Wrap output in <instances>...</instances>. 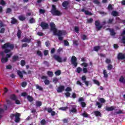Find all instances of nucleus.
<instances>
[{
	"label": "nucleus",
	"mask_w": 125,
	"mask_h": 125,
	"mask_svg": "<svg viewBox=\"0 0 125 125\" xmlns=\"http://www.w3.org/2000/svg\"><path fill=\"white\" fill-rule=\"evenodd\" d=\"M62 122H63V124H68L69 123V118H65L62 120Z\"/></svg>",
	"instance_id": "37998d69"
},
{
	"label": "nucleus",
	"mask_w": 125,
	"mask_h": 125,
	"mask_svg": "<svg viewBox=\"0 0 125 125\" xmlns=\"http://www.w3.org/2000/svg\"><path fill=\"white\" fill-rule=\"evenodd\" d=\"M50 30L53 32L54 35L58 36V40L61 41H63V37H62V36L67 34L66 31L64 30H59L57 32V29L56 28V26L54 22L50 23Z\"/></svg>",
	"instance_id": "f03ea898"
},
{
	"label": "nucleus",
	"mask_w": 125,
	"mask_h": 125,
	"mask_svg": "<svg viewBox=\"0 0 125 125\" xmlns=\"http://www.w3.org/2000/svg\"><path fill=\"white\" fill-rule=\"evenodd\" d=\"M118 60H124L125 59V54L122 53H119L117 56Z\"/></svg>",
	"instance_id": "9b49d317"
},
{
	"label": "nucleus",
	"mask_w": 125,
	"mask_h": 125,
	"mask_svg": "<svg viewBox=\"0 0 125 125\" xmlns=\"http://www.w3.org/2000/svg\"><path fill=\"white\" fill-rule=\"evenodd\" d=\"M83 71V68H81V67H78L77 69H76V72L78 74H81V72Z\"/></svg>",
	"instance_id": "f704fd0d"
},
{
	"label": "nucleus",
	"mask_w": 125,
	"mask_h": 125,
	"mask_svg": "<svg viewBox=\"0 0 125 125\" xmlns=\"http://www.w3.org/2000/svg\"><path fill=\"white\" fill-rule=\"evenodd\" d=\"M70 113H77V108L75 107H72V108L71 109H69Z\"/></svg>",
	"instance_id": "7c9ffc66"
},
{
	"label": "nucleus",
	"mask_w": 125,
	"mask_h": 125,
	"mask_svg": "<svg viewBox=\"0 0 125 125\" xmlns=\"http://www.w3.org/2000/svg\"><path fill=\"white\" fill-rule=\"evenodd\" d=\"M65 91H66V92H69L70 91H72V88H71L70 87H66V88L65 89Z\"/></svg>",
	"instance_id": "5fc2aeb1"
},
{
	"label": "nucleus",
	"mask_w": 125,
	"mask_h": 125,
	"mask_svg": "<svg viewBox=\"0 0 125 125\" xmlns=\"http://www.w3.org/2000/svg\"><path fill=\"white\" fill-rule=\"evenodd\" d=\"M111 15L114 16V17H117V16H120V15H119V12H118L117 11H112L111 12Z\"/></svg>",
	"instance_id": "6ab92c4d"
},
{
	"label": "nucleus",
	"mask_w": 125,
	"mask_h": 125,
	"mask_svg": "<svg viewBox=\"0 0 125 125\" xmlns=\"http://www.w3.org/2000/svg\"><path fill=\"white\" fill-rule=\"evenodd\" d=\"M119 82L120 83H125V79L123 76H121L119 79Z\"/></svg>",
	"instance_id": "a878e982"
},
{
	"label": "nucleus",
	"mask_w": 125,
	"mask_h": 125,
	"mask_svg": "<svg viewBox=\"0 0 125 125\" xmlns=\"http://www.w3.org/2000/svg\"><path fill=\"white\" fill-rule=\"evenodd\" d=\"M74 31H75L76 33H77V34H79V32L80 31V28H79L78 26H75L74 27Z\"/></svg>",
	"instance_id": "de8ad7c7"
},
{
	"label": "nucleus",
	"mask_w": 125,
	"mask_h": 125,
	"mask_svg": "<svg viewBox=\"0 0 125 125\" xmlns=\"http://www.w3.org/2000/svg\"><path fill=\"white\" fill-rule=\"evenodd\" d=\"M47 74L48 76H49V77H50L51 78L53 77V72H52V71H47Z\"/></svg>",
	"instance_id": "58836bf2"
},
{
	"label": "nucleus",
	"mask_w": 125,
	"mask_h": 125,
	"mask_svg": "<svg viewBox=\"0 0 125 125\" xmlns=\"http://www.w3.org/2000/svg\"><path fill=\"white\" fill-rule=\"evenodd\" d=\"M17 74L21 79H23V73L20 70L17 71Z\"/></svg>",
	"instance_id": "393cba45"
},
{
	"label": "nucleus",
	"mask_w": 125,
	"mask_h": 125,
	"mask_svg": "<svg viewBox=\"0 0 125 125\" xmlns=\"http://www.w3.org/2000/svg\"><path fill=\"white\" fill-rule=\"evenodd\" d=\"M99 101H100V102H101V103H102V104L105 103V102H106V100H105V99L103 98H101L99 99Z\"/></svg>",
	"instance_id": "4c0bfd02"
},
{
	"label": "nucleus",
	"mask_w": 125,
	"mask_h": 125,
	"mask_svg": "<svg viewBox=\"0 0 125 125\" xmlns=\"http://www.w3.org/2000/svg\"><path fill=\"white\" fill-rule=\"evenodd\" d=\"M93 2L94 4H100V1L99 0H93Z\"/></svg>",
	"instance_id": "603ef678"
},
{
	"label": "nucleus",
	"mask_w": 125,
	"mask_h": 125,
	"mask_svg": "<svg viewBox=\"0 0 125 125\" xmlns=\"http://www.w3.org/2000/svg\"><path fill=\"white\" fill-rule=\"evenodd\" d=\"M10 99L13 100V101H15L17 99V97L15 94H11L10 96Z\"/></svg>",
	"instance_id": "a211bd4d"
},
{
	"label": "nucleus",
	"mask_w": 125,
	"mask_h": 125,
	"mask_svg": "<svg viewBox=\"0 0 125 125\" xmlns=\"http://www.w3.org/2000/svg\"><path fill=\"white\" fill-rule=\"evenodd\" d=\"M36 22V21L34 19V18H32L29 20V23L30 24H33V23H35Z\"/></svg>",
	"instance_id": "3c124183"
},
{
	"label": "nucleus",
	"mask_w": 125,
	"mask_h": 125,
	"mask_svg": "<svg viewBox=\"0 0 125 125\" xmlns=\"http://www.w3.org/2000/svg\"><path fill=\"white\" fill-rule=\"evenodd\" d=\"M31 39L30 38H27L25 37L24 39H23L21 42H27V43H30L31 42Z\"/></svg>",
	"instance_id": "2eb2a0df"
},
{
	"label": "nucleus",
	"mask_w": 125,
	"mask_h": 125,
	"mask_svg": "<svg viewBox=\"0 0 125 125\" xmlns=\"http://www.w3.org/2000/svg\"><path fill=\"white\" fill-rule=\"evenodd\" d=\"M56 76H60L61 75V70H57L55 72Z\"/></svg>",
	"instance_id": "49530a36"
},
{
	"label": "nucleus",
	"mask_w": 125,
	"mask_h": 125,
	"mask_svg": "<svg viewBox=\"0 0 125 125\" xmlns=\"http://www.w3.org/2000/svg\"><path fill=\"white\" fill-rule=\"evenodd\" d=\"M2 49H4V52L6 54V57H3L1 58V62L2 64L7 63L9 58L12 56V53L11 52L12 50L14 49V44L11 43L9 42L5 43L1 46Z\"/></svg>",
	"instance_id": "f257e3e1"
},
{
	"label": "nucleus",
	"mask_w": 125,
	"mask_h": 125,
	"mask_svg": "<svg viewBox=\"0 0 125 125\" xmlns=\"http://www.w3.org/2000/svg\"><path fill=\"white\" fill-rule=\"evenodd\" d=\"M116 20L118 22V23H122V24H125V20H123L119 17L116 18Z\"/></svg>",
	"instance_id": "412c9836"
},
{
	"label": "nucleus",
	"mask_w": 125,
	"mask_h": 125,
	"mask_svg": "<svg viewBox=\"0 0 125 125\" xmlns=\"http://www.w3.org/2000/svg\"><path fill=\"white\" fill-rule=\"evenodd\" d=\"M94 114L96 117H101V112L99 111H95Z\"/></svg>",
	"instance_id": "5701e85b"
},
{
	"label": "nucleus",
	"mask_w": 125,
	"mask_h": 125,
	"mask_svg": "<svg viewBox=\"0 0 125 125\" xmlns=\"http://www.w3.org/2000/svg\"><path fill=\"white\" fill-rule=\"evenodd\" d=\"M71 63L74 66V67H77L78 66V62H77V57H76L75 56H73L71 57Z\"/></svg>",
	"instance_id": "423d86ee"
},
{
	"label": "nucleus",
	"mask_w": 125,
	"mask_h": 125,
	"mask_svg": "<svg viewBox=\"0 0 125 125\" xmlns=\"http://www.w3.org/2000/svg\"><path fill=\"white\" fill-rule=\"evenodd\" d=\"M68 4H69V2H68V1H64L62 2V6H63V7H67Z\"/></svg>",
	"instance_id": "cd10ccee"
},
{
	"label": "nucleus",
	"mask_w": 125,
	"mask_h": 125,
	"mask_svg": "<svg viewBox=\"0 0 125 125\" xmlns=\"http://www.w3.org/2000/svg\"><path fill=\"white\" fill-rule=\"evenodd\" d=\"M19 20H20V21H24V20H26V18L25 17H23L22 16H21L19 17Z\"/></svg>",
	"instance_id": "09e8293b"
},
{
	"label": "nucleus",
	"mask_w": 125,
	"mask_h": 125,
	"mask_svg": "<svg viewBox=\"0 0 125 125\" xmlns=\"http://www.w3.org/2000/svg\"><path fill=\"white\" fill-rule=\"evenodd\" d=\"M47 76H42V77H41L42 80H45L44 81V83L46 85H48V84L50 83V82L49 81V80H47Z\"/></svg>",
	"instance_id": "6e6552de"
},
{
	"label": "nucleus",
	"mask_w": 125,
	"mask_h": 125,
	"mask_svg": "<svg viewBox=\"0 0 125 125\" xmlns=\"http://www.w3.org/2000/svg\"><path fill=\"white\" fill-rule=\"evenodd\" d=\"M64 44L65 46H69V42L67 40H64Z\"/></svg>",
	"instance_id": "e2e57ef3"
},
{
	"label": "nucleus",
	"mask_w": 125,
	"mask_h": 125,
	"mask_svg": "<svg viewBox=\"0 0 125 125\" xmlns=\"http://www.w3.org/2000/svg\"><path fill=\"white\" fill-rule=\"evenodd\" d=\"M83 101H84V99H83V97L79 98L78 100V102H81L80 104L82 108H85V107L86 106V104L85 103V102Z\"/></svg>",
	"instance_id": "0eeeda50"
},
{
	"label": "nucleus",
	"mask_w": 125,
	"mask_h": 125,
	"mask_svg": "<svg viewBox=\"0 0 125 125\" xmlns=\"http://www.w3.org/2000/svg\"><path fill=\"white\" fill-rule=\"evenodd\" d=\"M113 69V65L112 64H108L107 66V69L109 71Z\"/></svg>",
	"instance_id": "680f3d73"
},
{
	"label": "nucleus",
	"mask_w": 125,
	"mask_h": 125,
	"mask_svg": "<svg viewBox=\"0 0 125 125\" xmlns=\"http://www.w3.org/2000/svg\"><path fill=\"white\" fill-rule=\"evenodd\" d=\"M81 11H82V12H84L85 15H89L90 16L93 15L92 13H91L88 11H86V10H84V8L82 9Z\"/></svg>",
	"instance_id": "4468645a"
},
{
	"label": "nucleus",
	"mask_w": 125,
	"mask_h": 125,
	"mask_svg": "<svg viewBox=\"0 0 125 125\" xmlns=\"http://www.w3.org/2000/svg\"><path fill=\"white\" fill-rule=\"evenodd\" d=\"M36 107H41L42 105V102L37 101L36 102Z\"/></svg>",
	"instance_id": "2f4dec72"
},
{
	"label": "nucleus",
	"mask_w": 125,
	"mask_h": 125,
	"mask_svg": "<svg viewBox=\"0 0 125 125\" xmlns=\"http://www.w3.org/2000/svg\"><path fill=\"white\" fill-rule=\"evenodd\" d=\"M20 116L21 114L20 113L17 112L15 114L12 113L10 115V118L11 120H13L15 118V123H19L20 122Z\"/></svg>",
	"instance_id": "20e7f679"
},
{
	"label": "nucleus",
	"mask_w": 125,
	"mask_h": 125,
	"mask_svg": "<svg viewBox=\"0 0 125 125\" xmlns=\"http://www.w3.org/2000/svg\"><path fill=\"white\" fill-rule=\"evenodd\" d=\"M64 89H65V86L64 85H61L58 87L57 91L58 93H60L64 91Z\"/></svg>",
	"instance_id": "ddd939ff"
},
{
	"label": "nucleus",
	"mask_w": 125,
	"mask_h": 125,
	"mask_svg": "<svg viewBox=\"0 0 125 125\" xmlns=\"http://www.w3.org/2000/svg\"><path fill=\"white\" fill-rule=\"evenodd\" d=\"M95 25L97 31H100L103 28V25L100 24V21H95Z\"/></svg>",
	"instance_id": "39448f33"
},
{
	"label": "nucleus",
	"mask_w": 125,
	"mask_h": 125,
	"mask_svg": "<svg viewBox=\"0 0 125 125\" xmlns=\"http://www.w3.org/2000/svg\"><path fill=\"white\" fill-rule=\"evenodd\" d=\"M50 12L53 16H60V15H62L61 12L57 10L55 5H52Z\"/></svg>",
	"instance_id": "7ed1b4c3"
},
{
	"label": "nucleus",
	"mask_w": 125,
	"mask_h": 125,
	"mask_svg": "<svg viewBox=\"0 0 125 125\" xmlns=\"http://www.w3.org/2000/svg\"><path fill=\"white\" fill-rule=\"evenodd\" d=\"M93 82H94V83H95V84H97V85H98V86L100 85V83L99 82V81L96 80H94Z\"/></svg>",
	"instance_id": "8fccbe9b"
},
{
	"label": "nucleus",
	"mask_w": 125,
	"mask_h": 125,
	"mask_svg": "<svg viewBox=\"0 0 125 125\" xmlns=\"http://www.w3.org/2000/svg\"><path fill=\"white\" fill-rule=\"evenodd\" d=\"M69 109V107L68 106H64L62 107H60L59 108V110H60L61 111H66L67 109Z\"/></svg>",
	"instance_id": "c756f323"
},
{
	"label": "nucleus",
	"mask_w": 125,
	"mask_h": 125,
	"mask_svg": "<svg viewBox=\"0 0 125 125\" xmlns=\"http://www.w3.org/2000/svg\"><path fill=\"white\" fill-rule=\"evenodd\" d=\"M0 4H1V5H5L6 3H5V1L4 0H1L0 2Z\"/></svg>",
	"instance_id": "338daca9"
},
{
	"label": "nucleus",
	"mask_w": 125,
	"mask_h": 125,
	"mask_svg": "<svg viewBox=\"0 0 125 125\" xmlns=\"http://www.w3.org/2000/svg\"><path fill=\"white\" fill-rule=\"evenodd\" d=\"M12 11V10H11L10 8H8L6 9V14L10 13V12H11Z\"/></svg>",
	"instance_id": "bf43d9fd"
},
{
	"label": "nucleus",
	"mask_w": 125,
	"mask_h": 125,
	"mask_svg": "<svg viewBox=\"0 0 125 125\" xmlns=\"http://www.w3.org/2000/svg\"><path fill=\"white\" fill-rule=\"evenodd\" d=\"M17 36L18 39H20L21 38V30L20 29H19L18 30Z\"/></svg>",
	"instance_id": "c9c22d12"
},
{
	"label": "nucleus",
	"mask_w": 125,
	"mask_h": 125,
	"mask_svg": "<svg viewBox=\"0 0 125 125\" xmlns=\"http://www.w3.org/2000/svg\"><path fill=\"white\" fill-rule=\"evenodd\" d=\"M53 82H54L55 83H58V78L56 77L54 78L53 79Z\"/></svg>",
	"instance_id": "052dcab7"
},
{
	"label": "nucleus",
	"mask_w": 125,
	"mask_h": 125,
	"mask_svg": "<svg viewBox=\"0 0 125 125\" xmlns=\"http://www.w3.org/2000/svg\"><path fill=\"white\" fill-rule=\"evenodd\" d=\"M106 30H109L111 36H115L116 35V32H115L114 29L107 28Z\"/></svg>",
	"instance_id": "f3484780"
},
{
	"label": "nucleus",
	"mask_w": 125,
	"mask_h": 125,
	"mask_svg": "<svg viewBox=\"0 0 125 125\" xmlns=\"http://www.w3.org/2000/svg\"><path fill=\"white\" fill-rule=\"evenodd\" d=\"M6 70H11L12 69V66L11 65H8L6 66Z\"/></svg>",
	"instance_id": "864d4df0"
},
{
	"label": "nucleus",
	"mask_w": 125,
	"mask_h": 125,
	"mask_svg": "<svg viewBox=\"0 0 125 125\" xmlns=\"http://www.w3.org/2000/svg\"><path fill=\"white\" fill-rule=\"evenodd\" d=\"M46 124V121H45V120L44 119H42L41 121V125H44Z\"/></svg>",
	"instance_id": "13d9d810"
},
{
	"label": "nucleus",
	"mask_w": 125,
	"mask_h": 125,
	"mask_svg": "<svg viewBox=\"0 0 125 125\" xmlns=\"http://www.w3.org/2000/svg\"><path fill=\"white\" fill-rule=\"evenodd\" d=\"M96 106H98V108H99L100 109L102 107V104L100 103V102H97L96 104Z\"/></svg>",
	"instance_id": "c03bdc74"
},
{
	"label": "nucleus",
	"mask_w": 125,
	"mask_h": 125,
	"mask_svg": "<svg viewBox=\"0 0 125 125\" xmlns=\"http://www.w3.org/2000/svg\"><path fill=\"white\" fill-rule=\"evenodd\" d=\"M81 65L84 67V68H86L88 66V64L86 62H83Z\"/></svg>",
	"instance_id": "a18cd8bd"
},
{
	"label": "nucleus",
	"mask_w": 125,
	"mask_h": 125,
	"mask_svg": "<svg viewBox=\"0 0 125 125\" xmlns=\"http://www.w3.org/2000/svg\"><path fill=\"white\" fill-rule=\"evenodd\" d=\"M40 26L43 30H45L46 29H48L49 27L48 23L43 22H42L41 23Z\"/></svg>",
	"instance_id": "9d476101"
},
{
	"label": "nucleus",
	"mask_w": 125,
	"mask_h": 125,
	"mask_svg": "<svg viewBox=\"0 0 125 125\" xmlns=\"http://www.w3.org/2000/svg\"><path fill=\"white\" fill-rule=\"evenodd\" d=\"M106 111L107 112H111V111H114L115 110V106H111L110 107L106 106L105 108Z\"/></svg>",
	"instance_id": "dca6fc26"
},
{
	"label": "nucleus",
	"mask_w": 125,
	"mask_h": 125,
	"mask_svg": "<svg viewBox=\"0 0 125 125\" xmlns=\"http://www.w3.org/2000/svg\"><path fill=\"white\" fill-rule=\"evenodd\" d=\"M82 80L83 81V83H85L86 86H88V85H89V81H86V77L85 76H83Z\"/></svg>",
	"instance_id": "f8f14e48"
},
{
	"label": "nucleus",
	"mask_w": 125,
	"mask_h": 125,
	"mask_svg": "<svg viewBox=\"0 0 125 125\" xmlns=\"http://www.w3.org/2000/svg\"><path fill=\"white\" fill-rule=\"evenodd\" d=\"M27 85V82H23L21 83V86L22 87H25Z\"/></svg>",
	"instance_id": "69168bd1"
},
{
	"label": "nucleus",
	"mask_w": 125,
	"mask_h": 125,
	"mask_svg": "<svg viewBox=\"0 0 125 125\" xmlns=\"http://www.w3.org/2000/svg\"><path fill=\"white\" fill-rule=\"evenodd\" d=\"M43 53H44V55L45 56L48 55V50H44Z\"/></svg>",
	"instance_id": "774afa93"
},
{
	"label": "nucleus",
	"mask_w": 125,
	"mask_h": 125,
	"mask_svg": "<svg viewBox=\"0 0 125 125\" xmlns=\"http://www.w3.org/2000/svg\"><path fill=\"white\" fill-rule=\"evenodd\" d=\"M36 88L37 89H39L40 91H42V90H43V88L39 85H36Z\"/></svg>",
	"instance_id": "a19ab883"
},
{
	"label": "nucleus",
	"mask_w": 125,
	"mask_h": 125,
	"mask_svg": "<svg viewBox=\"0 0 125 125\" xmlns=\"http://www.w3.org/2000/svg\"><path fill=\"white\" fill-rule=\"evenodd\" d=\"M27 98L29 102H32V101H34V98H33V97H32L31 96L28 95Z\"/></svg>",
	"instance_id": "bb28decb"
},
{
	"label": "nucleus",
	"mask_w": 125,
	"mask_h": 125,
	"mask_svg": "<svg viewBox=\"0 0 125 125\" xmlns=\"http://www.w3.org/2000/svg\"><path fill=\"white\" fill-rule=\"evenodd\" d=\"M37 54L39 56H40L41 57H42V52L41 51H37Z\"/></svg>",
	"instance_id": "6e6d98bb"
},
{
	"label": "nucleus",
	"mask_w": 125,
	"mask_h": 125,
	"mask_svg": "<svg viewBox=\"0 0 125 125\" xmlns=\"http://www.w3.org/2000/svg\"><path fill=\"white\" fill-rule=\"evenodd\" d=\"M93 22V19L92 18H90L89 19L87 20V23L88 24H91Z\"/></svg>",
	"instance_id": "ea45409f"
},
{
	"label": "nucleus",
	"mask_w": 125,
	"mask_h": 125,
	"mask_svg": "<svg viewBox=\"0 0 125 125\" xmlns=\"http://www.w3.org/2000/svg\"><path fill=\"white\" fill-rule=\"evenodd\" d=\"M103 74H104V77L105 79H107L108 78V73H107V70L105 69H104L103 71Z\"/></svg>",
	"instance_id": "b1692460"
},
{
	"label": "nucleus",
	"mask_w": 125,
	"mask_h": 125,
	"mask_svg": "<svg viewBox=\"0 0 125 125\" xmlns=\"http://www.w3.org/2000/svg\"><path fill=\"white\" fill-rule=\"evenodd\" d=\"M19 60V56H13L12 57V62H16V61Z\"/></svg>",
	"instance_id": "4be33fe9"
},
{
	"label": "nucleus",
	"mask_w": 125,
	"mask_h": 125,
	"mask_svg": "<svg viewBox=\"0 0 125 125\" xmlns=\"http://www.w3.org/2000/svg\"><path fill=\"white\" fill-rule=\"evenodd\" d=\"M82 71H83V73L86 74V73H87V68H86V67H83Z\"/></svg>",
	"instance_id": "0e129e2a"
},
{
	"label": "nucleus",
	"mask_w": 125,
	"mask_h": 125,
	"mask_svg": "<svg viewBox=\"0 0 125 125\" xmlns=\"http://www.w3.org/2000/svg\"><path fill=\"white\" fill-rule=\"evenodd\" d=\"M121 43H123V44H125V36H123L121 39Z\"/></svg>",
	"instance_id": "4d7b16f0"
},
{
	"label": "nucleus",
	"mask_w": 125,
	"mask_h": 125,
	"mask_svg": "<svg viewBox=\"0 0 125 125\" xmlns=\"http://www.w3.org/2000/svg\"><path fill=\"white\" fill-rule=\"evenodd\" d=\"M113 22H114V18L109 19L107 21V24H113Z\"/></svg>",
	"instance_id": "c85d7f7f"
},
{
	"label": "nucleus",
	"mask_w": 125,
	"mask_h": 125,
	"mask_svg": "<svg viewBox=\"0 0 125 125\" xmlns=\"http://www.w3.org/2000/svg\"><path fill=\"white\" fill-rule=\"evenodd\" d=\"M100 46H96L94 47V51H96L97 52H98L99 50L100 49Z\"/></svg>",
	"instance_id": "72a5a7b5"
},
{
	"label": "nucleus",
	"mask_w": 125,
	"mask_h": 125,
	"mask_svg": "<svg viewBox=\"0 0 125 125\" xmlns=\"http://www.w3.org/2000/svg\"><path fill=\"white\" fill-rule=\"evenodd\" d=\"M99 13L101 15H103V16H106V15H108V13L104 11H99Z\"/></svg>",
	"instance_id": "e433bc0d"
},
{
	"label": "nucleus",
	"mask_w": 125,
	"mask_h": 125,
	"mask_svg": "<svg viewBox=\"0 0 125 125\" xmlns=\"http://www.w3.org/2000/svg\"><path fill=\"white\" fill-rule=\"evenodd\" d=\"M48 113H51V116H55L56 115V112L55 111L52 110V108L51 107L48 110Z\"/></svg>",
	"instance_id": "aec40b11"
},
{
	"label": "nucleus",
	"mask_w": 125,
	"mask_h": 125,
	"mask_svg": "<svg viewBox=\"0 0 125 125\" xmlns=\"http://www.w3.org/2000/svg\"><path fill=\"white\" fill-rule=\"evenodd\" d=\"M11 24H15L17 23V20L14 18H12V21H11Z\"/></svg>",
	"instance_id": "473e14b6"
},
{
	"label": "nucleus",
	"mask_w": 125,
	"mask_h": 125,
	"mask_svg": "<svg viewBox=\"0 0 125 125\" xmlns=\"http://www.w3.org/2000/svg\"><path fill=\"white\" fill-rule=\"evenodd\" d=\"M53 57L54 59H55V60H56V61H57L58 62H59V63H62V58L60 57V56L55 54L53 55Z\"/></svg>",
	"instance_id": "1a4fd4ad"
},
{
	"label": "nucleus",
	"mask_w": 125,
	"mask_h": 125,
	"mask_svg": "<svg viewBox=\"0 0 125 125\" xmlns=\"http://www.w3.org/2000/svg\"><path fill=\"white\" fill-rule=\"evenodd\" d=\"M21 66H22V67H24V66L26 65V62L25 61V60H22L21 61Z\"/></svg>",
	"instance_id": "79ce46f5"
}]
</instances>
